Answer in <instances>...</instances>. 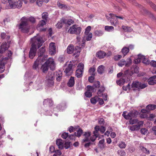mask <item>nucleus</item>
Masks as SVG:
<instances>
[{"instance_id": "obj_1", "label": "nucleus", "mask_w": 156, "mask_h": 156, "mask_svg": "<svg viewBox=\"0 0 156 156\" xmlns=\"http://www.w3.org/2000/svg\"><path fill=\"white\" fill-rule=\"evenodd\" d=\"M47 55H44L42 58L38 57L36 60L34 62L33 68H53L55 67V65L53 59L52 58H49L43 64L46 60Z\"/></svg>"}, {"instance_id": "obj_2", "label": "nucleus", "mask_w": 156, "mask_h": 156, "mask_svg": "<svg viewBox=\"0 0 156 156\" xmlns=\"http://www.w3.org/2000/svg\"><path fill=\"white\" fill-rule=\"evenodd\" d=\"M31 40L32 44L29 55V57L32 59L35 56L37 50V47L39 48L42 45L44 41L41 37L38 36H34L31 39Z\"/></svg>"}, {"instance_id": "obj_3", "label": "nucleus", "mask_w": 156, "mask_h": 156, "mask_svg": "<svg viewBox=\"0 0 156 156\" xmlns=\"http://www.w3.org/2000/svg\"><path fill=\"white\" fill-rule=\"evenodd\" d=\"M29 21L34 23L36 22V20L35 18L32 16H30L29 18L23 17L21 19V23L19 25V28L21 29L22 32L27 33L29 32L30 28Z\"/></svg>"}, {"instance_id": "obj_4", "label": "nucleus", "mask_w": 156, "mask_h": 156, "mask_svg": "<svg viewBox=\"0 0 156 156\" xmlns=\"http://www.w3.org/2000/svg\"><path fill=\"white\" fill-rule=\"evenodd\" d=\"M2 2L4 3H8L11 9H20L22 7L23 4L20 0H2Z\"/></svg>"}, {"instance_id": "obj_5", "label": "nucleus", "mask_w": 156, "mask_h": 156, "mask_svg": "<svg viewBox=\"0 0 156 156\" xmlns=\"http://www.w3.org/2000/svg\"><path fill=\"white\" fill-rule=\"evenodd\" d=\"M105 16L108 20L110 21L111 24L114 26H115L118 23V18L121 20H123V17L122 16H117L111 13L106 15Z\"/></svg>"}, {"instance_id": "obj_6", "label": "nucleus", "mask_w": 156, "mask_h": 156, "mask_svg": "<svg viewBox=\"0 0 156 156\" xmlns=\"http://www.w3.org/2000/svg\"><path fill=\"white\" fill-rule=\"evenodd\" d=\"M81 31V28L77 25H73L69 27L68 31V33L71 34H75L79 35Z\"/></svg>"}, {"instance_id": "obj_7", "label": "nucleus", "mask_w": 156, "mask_h": 156, "mask_svg": "<svg viewBox=\"0 0 156 156\" xmlns=\"http://www.w3.org/2000/svg\"><path fill=\"white\" fill-rule=\"evenodd\" d=\"M47 84L48 87H51L54 86V82L53 81V75L52 74H50V73H48V76H47Z\"/></svg>"}, {"instance_id": "obj_8", "label": "nucleus", "mask_w": 156, "mask_h": 156, "mask_svg": "<svg viewBox=\"0 0 156 156\" xmlns=\"http://www.w3.org/2000/svg\"><path fill=\"white\" fill-rule=\"evenodd\" d=\"M126 112H124L122 113V115L126 119H129L131 118L136 117L135 113L133 112H130L127 115H126Z\"/></svg>"}, {"instance_id": "obj_9", "label": "nucleus", "mask_w": 156, "mask_h": 156, "mask_svg": "<svg viewBox=\"0 0 156 156\" xmlns=\"http://www.w3.org/2000/svg\"><path fill=\"white\" fill-rule=\"evenodd\" d=\"M62 21L63 24H65L67 26H69L73 24L74 23V21L71 19H66L64 18L62 19Z\"/></svg>"}, {"instance_id": "obj_10", "label": "nucleus", "mask_w": 156, "mask_h": 156, "mask_svg": "<svg viewBox=\"0 0 156 156\" xmlns=\"http://www.w3.org/2000/svg\"><path fill=\"white\" fill-rule=\"evenodd\" d=\"M49 51L51 55H55L56 52V48L54 43H51L49 44Z\"/></svg>"}, {"instance_id": "obj_11", "label": "nucleus", "mask_w": 156, "mask_h": 156, "mask_svg": "<svg viewBox=\"0 0 156 156\" xmlns=\"http://www.w3.org/2000/svg\"><path fill=\"white\" fill-rule=\"evenodd\" d=\"M95 131L94 132V135L91 137L90 140L92 141H94L96 140V138L98 136V130L99 129V126H96L95 127Z\"/></svg>"}, {"instance_id": "obj_12", "label": "nucleus", "mask_w": 156, "mask_h": 156, "mask_svg": "<svg viewBox=\"0 0 156 156\" xmlns=\"http://www.w3.org/2000/svg\"><path fill=\"white\" fill-rule=\"evenodd\" d=\"M8 43L5 42L2 43L0 47V53H3L9 48Z\"/></svg>"}, {"instance_id": "obj_13", "label": "nucleus", "mask_w": 156, "mask_h": 156, "mask_svg": "<svg viewBox=\"0 0 156 156\" xmlns=\"http://www.w3.org/2000/svg\"><path fill=\"white\" fill-rule=\"evenodd\" d=\"M106 54L105 51H100L96 53V56L99 58L101 59L104 58L106 56Z\"/></svg>"}, {"instance_id": "obj_14", "label": "nucleus", "mask_w": 156, "mask_h": 156, "mask_svg": "<svg viewBox=\"0 0 156 156\" xmlns=\"http://www.w3.org/2000/svg\"><path fill=\"white\" fill-rule=\"evenodd\" d=\"M80 52V48L78 46H76L74 49L73 53V55L76 57H77L79 56Z\"/></svg>"}, {"instance_id": "obj_15", "label": "nucleus", "mask_w": 156, "mask_h": 156, "mask_svg": "<svg viewBox=\"0 0 156 156\" xmlns=\"http://www.w3.org/2000/svg\"><path fill=\"white\" fill-rule=\"evenodd\" d=\"M45 51V47H42L39 49L38 51V57L42 58L43 54Z\"/></svg>"}, {"instance_id": "obj_16", "label": "nucleus", "mask_w": 156, "mask_h": 156, "mask_svg": "<svg viewBox=\"0 0 156 156\" xmlns=\"http://www.w3.org/2000/svg\"><path fill=\"white\" fill-rule=\"evenodd\" d=\"M55 75L57 76V80L60 81L62 76V71L58 69L56 72Z\"/></svg>"}, {"instance_id": "obj_17", "label": "nucleus", "mask_w": 156, "mask_h": 156, "mask_svg": "<svg viewBox=\"0 0 156 156\" xmlns=\"http://www.w3.org/2000/svg\"><path fill=\"white\" fill-rule=\"evenodd\" d=\"M74 77L71 76L68 82L67 85L69 87H72L74 86Z\"/></svg>"}, {"instance_id": "obj_18", "label": "nucleus", "mask_w": 156, "mask_h": 156, "mask_svg": "<svg viewBox=\"0 0 156 156\" xmlns=\"http://www.w3.org/2000/svg\"><path fill=\"white\" fill-rule=\"evenodd\" d=\"M83 69H77L76 71V75L78 78H80L82 76Z\"/></svg>"}, {"instance_id": "obj_19", "label": "nucleus", "mask_w": 156, "mask_h": 156, "mask_svg": "<svg viewBox=\"0 0 156 156\" xmlns=\"http://www.w3.org/2000/svg\"><path fill=\"white\" fill-rule=\"evenodd\" d=\"M90 132H85L83 135L85 138L83 140L84 142H88L89 141L90 136Z\"/></svg>"}, {"instance_id": "obj_20", "label": "nucleus", "mask_w": 156, "mask_h": 156, "mask_svg": "<svg viewBox=\"0 0 156 156\" xmlns=\"http://www.w3.org/2000/svg\"><path fill=\"white\" fill-rule=\"evenodd\" d=\"M56 144L58 147L60 149H62L64 147L63 143L61 139H57L56 141Z\"/></svg>"}, {"instance_id": "obj_21", "label": "nucleus", "mask_w": 156, "mask_h": 156, "mask_svg": "<svg viewBox=\"0 0 156 156\" xmlns=\"http://www.w3.org/2000/svg\"><path fill=\"white\" fill-rule=\"evenodd\" d=\"M155 78L156 77L155 76L151 77L148 80V84L150 85H153L156 83V80H155Z\"/></svg>"}, {"instance_id": "obj_22", "label": "nucleus", "mask_w": 156, "mask_h": 156, "mask_svg": "<svg viewBox=\"0 0 156 156\" xmlns=\"http://www.w3.org/2000/svg\"><path fill=\"white\" fill-rule=\"evenodd\" d=\"M141 60L142 63L145 65H149L150 63V61L148 59L146 58L145 56L141 55Z\"/></svg>"}, {"instance_id": "obj_23", "label": "nucleus", "mask_w": 156, "mask_h": 156, "mask_svg": "<svg viewBox=\"0 0 156 156\" xmlns=\"http://www.w3.org/2000/svg\"><path fill=\"white\" fill-rule=\"evenodd\" d=\"M129 51V48L126 47H123L122 49L121 52L123 55V57L126 56Z\"/></svg>"}, {"instance_id": "obj_24", "label": "nucleus", "mask_w": 156, "mask_h": 156, "mask_svg": "<svg viewBox=\"0 0 156 156\" xmlns=\"http://www.w3.org/2000/svg\"><path fill=\"white\" fill-rule=\"evenodd\" d=\"M52 101L50 99H47L44 100V105H48L49 106H51L52 105Z\"/></svg>"}, {"instance_id": "obj_25", "label": "nucleus", "mask_w": 156, "mask_h": 156, "mask_svg": "<svg viewBox=\"0 0 156 156\" xmlns=\"http://www.w3.org/2000/svg\"><path fill=\"white\" fill-rule=\"evenodd\" d=\"M46 21L45 20H41L37 25V29L38 30L40 29V30H41L40 29V27H43V26L46 24Z\"/></svg>"}, {"instance_id": "obj_26", "label": "nucleus", "mask_w": 156, "mask_h": 156, "mask_svg": "<svg viewBox=\"0 0 156 156\" xmlns=\"http://www.w3.org/2000/svg\"><path fill=\"white\" fill-rule=\"evenodd\" d=\"M74 49L73 45H69L67 47V52L68 54H71L73 53Z\"/></svg>"}, {"instance_id": "obj_27", "label": "nucleus", "mask_w": 156, "mask_h": 156, "mask_svg": "<svg viewBox=\"0 0 156 156\" xmlns=\"http://www.w3.org/2000/svg\"><path fill=\"white\" fill-rule=\"evenodd\" d=\"M99 98L97 96H95L90 99V101L91 103L93 104H95L99 100Z\"/></svg>"}, {"instance_id": "obj_28", "label": "nucleus", "mask_w": 156, "mask_h": 156, "mask_svg": "<svg viewBox=\"0 0 156 156\" xmlns=\"http://www.w3.org/2000/svg\"><path fill=\"white\" fill-rule=\"evenodd\" d=\"M156 108V105H149L146 107V109L148 111L153 110Z\"/></svg>"}, {"instance_id": "obj_29", "label": "nucleus", "mask_w": 156, "mask_h": 156, "mask_svg": "<svg viewBox=\"0 0 156 156\" xmlns=\"http://www.w3.org/2000/svg\"><path fill=\"white\" fill-rule=\"evenodd\" d=\"M125 61V66L126 67H128L132 63V60L130 58H127Z\"/></svg>"}, {"instance_id": "obj_30", "label": "nucleus", "mask_w": 156, "mask_h": 156, "mask_svg": "<svg viewBox=\"0 0 156 156\" xmlns=\"http://www.w3.org/2000/svg\"><path fill=\"white\" fill-rule=\"evenodd\" d=\"M140 85V82L137 81L133 82L132 85V87L139 88Z\"/></svg>"}, {"instance_id": "obj_31", "label": "nucleus", "mask_w": 156, "mask_h": 156, "mask_svg": "<svg viewBox=\"0 0 156 156\" xmlns=\"http://www.w3.org/2000/svg\"><path fill=\"white\" fill-rule=\"evenodd\" d=\"M138 58H137L135 59L133 61V62L135 64H137L139 63L141 60V55L139 54L138 55Z\"/></svg>"}, {"instance_id": "obj_32", "label": "nucleus", "mask_w": 156, "mask_h": 156, "mask_svg": "<svg viewBox=\"0 0 156 156\" xmlns=\"http://www.w3.org/2000/svg\"><path fill=\"white\" fill-rule=\"evenodd\" d=\"M140 148L141 151L147 154H150V151L149 150L144 147L142 146H140Z\"/></svg>"}, {"instance_id": "obj_33", "label": "nucleus", "mask_w": 156, "mask_h": 156, "mask_svg": "<svg viewBox=\"0 0 156 156\" xmlns=\"http://www.w3.org/2000/svg\"><path fill=\"white\" fill-rule=\"evenodd\" d=\"M1 37L2 38L5 39L7 40H8L10 38V36L9 35H7L5 33H2L1 34Z\"/></svg>"}, {"instance_id": "obj_34", "label": "nucleus", "mask_w": 156, "mask_h": 156, "mask_svg": "<svg viewBox=\"0 0 156 156\" xmlns=\"http://www.w3.org/2000/svg\"><path fill=\"white\" fill-rule=\"evenodd\" d=\"M104 142L105 140L104 139H102L99 141L98 145L101 148L103 149L105 147V145Z\"/></svg>"}, {"instance_id": "obj_35", "label": "nucleus", "mask_w": 156, "mask_h": 156, "mask_svg": "<svg viewBox=\"0 0 156 156\" xmlns=\"http://www.w3.org/2000/svg\"><path fill=\"white\" fill-rule=\"evenodd\" d=\"M57 5L61 9H66L67 8L66 5L62 4L61 2L59 1L58 2Z\"/></svg>"}, {"instance_id": "obj_36", "label": "nucleus", "mask_w": 156, "mask_h": 156, "mask_svg": "<svg viewBox=\"0 0 156 156\" xmlns=\"http://www.w3.org/2000/svg\"><path fill=\"white\" fill-rule=\"evenodd\" d=\"M77 133L75 132L74 134L75 136L77 137H80L81 136V135L83 133V130L81 128H79L77 131Z\"/></svg>"}, {"instance_id": "obj_37", "label": "nucleus", "mask_w": 156, "mask_h": 156, "mask_svg": "<svg viewBox=\"0 0 156 156\" xmlns=\"http://www.w3.org/2000/svg\"><path fill=\"white\" fill-rule=\"evenodd\" d=\"M126 61L124 59H122L117 63L118 65L120 67H122L124 66H125Z\"/></svg>"}, {"instance_id": "obj_38", "label": "nucleus", "mask_w": 156, "mask_h": 156, "mask_svg": "<svg viewBox=\"0 0 156 156\" xmlns=\"http://www.w3.org/2000/svg\"><path fill=\"white\" fill-rule=\"evenodd\" d=\"M48 13L46 12H44L42 14V19L47 21V19L48 18Z\"/></svg>"}, {"instance_id": "obj_39", "label": "nucleus", "mask_w": 156, "mask_h": 156, "mask_svg": "<svg viewBox=\"0 0 156 156\" xmlns=\"http://www.w3.org/2000/svg\"><path fill=\"white\" fill-rule=\"evenodd\" d=\"M105 90L104 87H101V88L99 89L98 92L97 94L99 97H101L103 95V92Z\"/></svg>"}, {"instance_id": "obj_40", "label": "nucleus", "mask_w": 156, "mask_h": 156, "mask_svg": "<svg viewBox=\"0 0 156 156\" xmlns=\"http://www.w3.org/2000/svg\"><path fill=\"white\" fill-rule=\"evenodd\" d=\"M122 27L123 30L125 31L130 32L132 30V29L130 27H126L123 26H122Z\"/></svg>"}, {"instance_id": "obj_41", "label": "nucleus", "mask_w": 156, "mask_h": 156, "mask_svg": "<svg viewBox=\"0 0 156 156\" xmlns=\"http://www.w3.org/2000/svg\"><path fill=\"white\" fill-rule=\"evenodd\" d=\"M125 79L121 78L119 80L116 81V83L119 85H123L125 82Z\"/></svg>"}, {"instance_id": "obj_42", "label": "nucleus", "mask_w": 156, "mask_h": 156, "mask_svg": "<svg viewBox=\"0 0 156 156\" xmlns=\"http://www.w3.org/2000/svg\"><path fill=\"white\" fill-rule=\"evenodd\" d=\"M114 28L112 26H106L105 27V30L107 31L110 32L113 30Z\"/></svg>"}, {"instance_id": "obj_43", "label": "nucleus", "mask_w": 156, "mask_h": 156, "mask_svg": "<svg viewBox=\"0 0 156 156\" xmlns=\"http://www.w3.org/2000/svg\"><path fill=\"white\" fill-rule=\"evenodd\" d=\"M136 124H137L136 125V126L138 130H139L141 126H143L144 122L143 121H139L138 120V122H137Z\"/></svg>"}, {"instance_id": "obj_44", "label": "nucleus", "mask_w": 156, "mask_h": 156, "mask_svg": "<svg viewBox=\"0 0 156 156\" xmlns=\"http://www.w3.org/2000/svg\"><path fill=\"white\" fill-rule=\"evenodd\" d=\"M147 2L149 4L151 7V8L153 9L154 10L156 11V5L149 0L147 1Z\"/></svg>"}, {"instance_id": "obj_45", "label": "nucleus", "mask_w": 156, "mask_h": 156, "mask_svg": "<svg viewBox=\"0 0 156 156\" xmlns=\"http://www.w3.org/2000/svg\"><path fill=\"white\" fill-rule=\"evenodd\" d=\"M129 123L131 125L136 124L137 122H138V120L137 119H133L131 118L129 120Z\"/></svg>"}, {"instance_id": "obj_46", "label": "nucleus", "mask_w": 156, "mask_h": 156, "mask_svg": "<svg viewBox=\"0 0 156 156\" xmlns=\"http://www.w3.org/2000/svg\"><path fill=\"white\" fill-rule=\"evenodd\" d=\"M122 58V56L119 55H115L113 58V59L115 61H118Z\"/></svg>"}, {"instance_id": "obj_47", "label": "nucleus", "mask_w": 156, "mask_h": 156, "mask_svg": "<svg viewBox=\"0 0 156 156\" xmlns=\"http://www.w3.org/2000/svg\"><path fill=\"white\" fill-rule=\"evenodd\" d=\"M103 34L102 31L100 30H97L95 32V35L98 36L102 35Z\"/></svg>"}, {"instance_id": "obj_48", "label": "nucleus", "mask_w": 156, "mask_h": 156, "mask_svg": "<svg viewBox=\"0 0 156 156\" xmlns=\"http://www.w3.org/2000/svg\"><path fill=\"white\" fill-rule=\"evenodd\" d=\"M63 22L62 21V19L60 21L58 22L56 25V27L59 28H61L62 27Z\"/></svg>"}, {"instance_id": "obj_49", "label": "nucleus", "mask_w": 156, "mask_h": 156, "mask_svg": "<svg viewBox=\"0 0 156 156\" xmlns=\"http://www.w3.org/2000/svg\"><path fill=\"white\" fill-rule=\"evenodd\" d=\"M72 71V69H66L64 72L66 73V75L68 76L71 74Z\"/></svg>"}, {"instance_id": "obj_50", "label": "nucleus", "mask_w": 156, "mask_h": 156, "mask_svg": "<svg viewBox=\"0 0 156 156\" xmlns=\"http://www.w3.org/2000/svg\"><path fill=\"white\" fill-rule=\"evenodd\" d=\"M91 29V27L90 26H88L87 28L85 29V34L86 35H87L88 34H89V33Z\"/></svg>"}, {"instance_id": "obj_51", "label": "nucleus", "mask_w": 156, "mask_h": 156, "mask_svg": "<svg viewBox=\"0 0 156 156\" xmlns=\"http://www.w3.org/2000/svg\"><path fill=\"white\" fill-rule=\"evenodd\" d=\"M126 145L125 142H122L119 144V146L121 148H124L126 147Z\"/></svg>"}, {"instance_id": "obj_52", "label": "nucleus", "mask_w": 156, "mask_h": 156, "mask_svg": "<svg viewBox=\"0 0 156 156\" xmlns=\"http://www.w3.org/2000/svg\"><path fill=\"white\" fill-rule=\"evenodd\" d=\"M129 69L126 70V71H125L123 73L124 76H127V75H131L133 73H129Z\"/></svg>"}, {"instance_id": "obj_53", "label": "nucleus", "mask_w": 156, "mask_h": 156, "mask_svg": "<svg viewBox=\"0 0 156 156\" xmlns=\"http://www.w3.org/2000/svg\"><path fill=\"white\" fill-rule=\"evenodd\" d=\"M129 129L131 131H135L138 130V129L136 125L131 126L129 127Z\"/></svg>"}, {"instance_id": "obj_54", "label": "nucleus", "mask_w": 156, "mask_h": 156, "mask_svg": "<svg viewBox=\"0 0 156 156\" xmlns=\"http://www.w3.org/2000/svg\"><path fill=\"white\" fill-rule=\"evenodd\" d=\"M85 94L86 96L87 97L90 98L92 95L91 92L88 90L85 93Z\"/></svg>"}, {"instance_id": "obj_55", "label": "nucleus", "mask_w": 156, "mask_h": 156, "mask_svg": "<svg viewBox=\"0 0 156 156\" xmlns=\"http://www.w3.org/2000/svg\"><path fill=\"white\" fill-rule=\"evenodd\" d=\"M87 36L86 37V40L87 41L90 40L92 37V34L91 33L88 34L87 35Z\"/></svg>"}, {"instance_id": "obj_56", "label": "nucleus", "mask_w": 156, "mask_h": 156, "mask_svg": "<svg viewBox=\"0 0 156 156\" xmlns=\"http://www.w3.org/2000/svg\"><path fill=\"white\" fill-rule=\"evenodd\" d=\"M70 146V142L69 141H67L64 144V147L67 149Z\"/></svg>"}, {"instance_id": "obj_57", "label": "nucleus", "mask_w": 156, "mask_h": 156, "mask_svg": "<svg viewBox=\"0 0 156 156\" xmlns=\"http://www.w3.org/2000/svg\"><path fill=\"white\" fill-rule=\"evenodd\" d=\"M118 153L121 156H124L126 155L125 152L124 150L118 151Z\"/></svg>"}, {"instance_id": "obj_58", "label": "nucleus", "mask_w": 156, "mask_h": 156, "mask_svg": "<svg viewBox=\"0 0 156 156\" xmlns=\"http://www.w3.org/2000/svg\"><path fill=\"white\" fill-rule=\"evenodd\" d=\"M95 69H90L89 72L92 75H94L95 74Z\"/></svg>"}, {"instance_id": "obj_59", "label": "nucleus", "mask_w": 156, "mask_h": 156, "mask_svg": "<svg viewBox=\"0 0 156 156\" xmlns=\"http://www.w3.org/2000/svg\"><path fill=\"white\" fill-rule=\"evenodd\" d=\"M156 117V115H155L152 114H150L149 117V119L151 121H152Z\"/></svg>"}, {"instance_id": "obj_60", "label": "nucleus", "mask_w": 156, "mask_h": 156, "mask_svg": "<svg viewBox=\"0 0 156 156\" xmlns=\"http://www.w3.org/2000/svg\"><path fill=\"white\" fill-rule=\"evenodd\" d=\"M94 86L96 88L99 87L100 86V83L99 81H97L94 82Z\"/></svg>"}, {"instance_id": "obj_61", "label": "nucleus", "mask_w": 156, "mask_h": 156, "mask_svg": "<svg viewBox=\"0 0 156 156\" xmlns=\"http://www.w3.org/2000/svg\"><path fill=\"white\" fill-rule=\"evenodd\" d=\"M130 84L129 83L126 86H123L122 87L123 89L125 90H130Z\"/></svg>"}, {"instance_id": "obj_62", "label": "nucleus", "mask_w": 156, "mask_h": 156, "mask_svg": "<svg viewBox=\"0 0 156 156\" xmlns=\"http://www.w3.org/2000/svg\"><path fill=\"white\" fill-rule=\"evenodd\" d=\"M150 65L153 67H156V61L154 60H152L150 62Z\"/></svg>"}, {"instance_id": "obj_63", "label": "nucleus", "mask_w": 156, "mask_h": 156, "mask_svg": "<svg viewBox=\"0 0 156 156\" xmlns=\"http://www.w3.org/2000/svg\"><path fill=\"white\" fill-rule=\"evenodd\" d=\"M43 2V1L42 0H37L36 2L37 4L40 7L42 5Z\"/></svg>"}, {"instance_id": "obj_64", "label": "nucleus", "mask_w": 156, "mask_h": 156, "mask_svg": "<svg viewBox=\"0 0 156 156\" xmlns=\"http://www.w3.org/2000/svg\"><path fill=\"white\" fill-rule=\"evenodd\" d=\"M64 60V57L63 55L60 56L58 58V60L60 62H63Z\"/></svg>"}]
</instances>
